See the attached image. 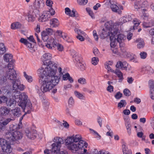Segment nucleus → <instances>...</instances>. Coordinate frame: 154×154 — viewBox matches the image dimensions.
Segmentation results:
<instances>
[{
    "mask_svg": "<svg viewBox=\"0 0 154 154\" xmlns=\"http://www.w3.org/2000/svg\"><path fill=\"white\" fill-rule=\"evenodd\" d=\"M13 67L12 69L7 68L6 69V76L3 77L2 79L5 82L7 79H8L11 81L12 84V88L11 91V93L12 96L15 95L17 93H20V91H23L25 88V86L23 84L20 83V80L17 78V74L16 71L13 69Z\"/></svg>",
    "mask_w": 154,
    "mask_h": 154,
    "instance_id": "nucleus-1",
    "label": "nucleus"
},
{
    "mask_svg": "<svg viewBox=\"0 0 154 154\" xmlns=\"http://www.w3.org/2000/svg\"><path fill=\"white\" fill-rule=\"evenodd\" d=\"M15 99V101L17 102L19 106H20L27 113H30L31 110L33 109L32 104L28 98V96L25 92L19 93H17L15 95L12 96Z\"/></svg>",
    "mask_w": 154,
    "mask_h": 154,
    "instance_id": "nucleus-2",
    "label": "nucleus"
},
{
    "mask_svg": "<svg viewBox=\"0 0 154 154\" xmlns=\"http://www.w3.org/2000/svg\"><path fill=\"white\" fill-rule=\"evenodd\" d=\"M52 79V77H48L45 75L39 78V82L41 85V90L43 93L50 91L59 82L58 77H55V80Z\"/></svg>",
    "mask_w": 154,
    "mask_h": 154,
    "instance_id": "nucleus-3",
    "label": "nucleus"
},
{
    "mask_svg": "<svg viewBox=\"0 0 154 154\" xmlns=\"http://www.w3.org/2000/svg\"><path fill=\"white\" fill-rule=\"evenodd\" d=\"M57 68V64L52 61H49L45 69L44 72L45 75L51 78L53 77L52 79L54 80H55V77H57L59 78L60 81V77L55 75Z\"/></svg>",
    "mask_w": 154,
    "mask_h": 154,
    "instance_id": "nucleus-4",
    "label": "nucleus"
},
{
    "mask_svg": "<svg viewBox=\"0 0 154 154\" xmlns=\"http://www.w3.org/2000/svg\"><path fill=\"white\" fill-rule=\"evenodd\" d=\"M81 139L79 140H76L75 141L67 148L71 151L72 152H75L80 149H82V148L84 146H85V147L87 146L88 144L85 141Z\"/></svg>",
    "mask_w": 154,
    "mask_h": 154,
    "instance_id": "nucleus-5",
    "label": "nucleus"
},
{
    "mask_svg": "<svg viewBox=\"0 0 154 154\" xmlns=\"http://www.w3.org/2000/svg\"><path fill=\"white\" fill-rule=\"evenodd\" d=\"M5 136L9 142L11 143L22 139L23 137V134L20 131H15L6 133Z\"/></svg>",
    "mask_w": 154,
    "mask_h": 154,
    "instance_id": "nucleus-6",
    "label": "nucleus"
},
{
    "mask_svg": "<svg viewBox=\"0 0 154 154\" xmlns=\"http://www.w3.org/2000/svg\"><path fill=\"white\" fill-rule=\"evenodd\" d=\"M4 58L5 61L7 62H9L8 64V66H6L4 69L3 71L4 73L3 77H5L6 76V69L7 68H8V69H9L10 68L12 69L11 68L13 67L12 68L13 69H14L13 64L14 60L12 59L13 56L11 54H5L4 56Z\"/></svg>",
    "mask_w": 154,
    "mask_h": 154,
    "instance_id": "nucleus-7",
    "label": "nucleus"
},
{
    "mask_svg": "<svg viewBox=\"0 0 154 154\" xmlns=\"http://www.w3.org/2000/svg\"><path fill=\"white\" fill-rule=\"evenodd\" d=\"M105 26L106 28L110 32H108L109 34H114V35H116L118 32V26L115 25L111 20L106 22L105 23Z\"/></svg>",
    "mask_w": 154,
    "mask_h": 154,
    "instance_id": "nucleus-8",
    "label": "nucleus"
},
{
    "mask_svg": "<svg viewBox=\"0 0 154 154\" xmlns=\"http://www.w3.org/2000/svg\"><path fill=\"white\" fill-rule=\"evenodd\" d=\"M53 141L55 142L51 145L52 151L55 152L58 151L61 146V144L63 143V140L62 138L56 137L54 138Z\"/></svg>",
    "mask_w": 154,
    "mask_h": 154,
    "instance_id": "nucleus-9",
    "label": "nucleus"
},
{
    "mask_svg": "<svg viewBox=\"0 0 154 154\" xmlns=\"http://www.w3.org/2000/svg\"><path fill=\"white\" fill-rule=\"evenodd\" d=\"M82 139L81 136L79 134L76 135L75 136H73L67 137L65 140V144L66 146L68 148L76 140H79Z\"/></svg>",
    "mask_w": 154,
    "mask_h": 154,
    "instance_id": "nucleus-10",
    "label": "nucleus"
},
{
    "mask_svg": "<svg viewBox=\"0 0 154 154\" xmlns=\"http://www.w3.org/2000/svg\"><path fill=\"white\" fill-rule=\"evenodd\" d=\"M116 35H114V34H109L111 42L110 43L111 49L112 52L115 54H116L118 52L117 49L115 48L117 45V42L116 38L115 37Z\"/></svg>",
    "mask_w": 154,
    "mask_h": 154,
    "instance_id": "nucleus-11",
    "label": "nucleus"
},
{
    "mask_svg": "<svg viewBox=\"0 0 154 154\" xmlns=\"http://www.w3.org/2000/svg\"><path fill=\"white\" fill-rule=\"evenodd\" d=\"M13 119L10 118H7L0 120V132H2L6 130L7 125Z\"/></svg>",
    "mask_w": 154,
    "mask_h": 154,
    "instance_id": "nucleus-12",
    "label": "nucleus"
},
{
    "mask_svg": "<svg viewBox=\"0 0 154 154\" xmlns=\"http://www.w3.org/2000/svg\"><path fill=\"white\" fill-rule=\"evenodd\" d=\"M53 30L50 28H48L41 32V36L42 40L44 42H46L48 40V35H50L52 34Z\"/></svg>",
    "mask_w": 154,
    "mask_h": 154,
    "instance_id": "nucleus-13",
    "label": "nucleus"
},
{
    "mask_svg": "<svg viewBox=\"0 0 154 154\" xmlns=\"http://www.w3.org/2000/svg\"><path fill=\"white\" fill-rule=\"evenodd\" d=\"M25 132L27 137L31 140L34 139L38 135L36 131L34 130L27 128L26 129Z\"/></svg>",
    "mask_w": 154,
    "mask_h": 154,
    "instance_id": "nucleus-14",
    "label": "nucleus"
},
{
    "mask_svg": "<svg viewBox=\"0 0 154 154\" xmlns=\"http://www.w3.org/2000/svg\"><path fill=\"white\" fill-rule=\"evenodd\" d=\"M50 15L48 11H45L42 12L41 15L38 18L40 22H45L49 20L50 18Z\"/></svg>",
    "mask_w": 154,
    "mask_h": 154,
    "instance_id": "nucleus-15",
    "label": "nucleus"
},
{
    "mask_svg": "<svg viewBox=\"0 0 154 154\" xmlns=\"http://www.w3.org/2000/svg\"><path fill=\"white\" fill-rule=\"evenodd\" d=\"M45 5L44 0H35L33 4V6L35 9L39 11V9L43 8Z\"/></svg>",
    "mask_w": 154,
    "mask_h": 154,
    "instance_id": "nucleus-16",
    "label": "nucleus"
},
{
    "mask_svg": "<svg viewBox=\"0 0 154 154\" xmlns=\"http://www.w3.org/2000/svg\"><path fill=\"white\" fill-rule=\"evenodd\" d=\"M128 65V63L125 61L122 62L119 61L117 62L116 66L117 68L127 70Z\"/></svg>",
    "mask_w": 154,
    "mask_h": 154,
    "instance_id": "nucleus-17",
    "label": "nucleus"
},
{
    "mask_svg": "<svg viewBox=\"0 0 154 154\" xmlns=\"http://www.w3.org/2000/svg\"><path fill=\"white\" fill-rule=\"evenodd\" d=\"M47 44L46 45V46L49 49H52L53 48H54L56 45H57V41L53 38H51L49 40L47 41Z\"/></svg>",
    "mask_w": 154,
    "mask_h": 154,
    "instance_id": "nucleus-18",
    "label": "nucleus"
},
{
    "mask_svg": "<svg viewBox=\"0 0 154 154\" xmlns=\"http://www.w3.org/2000/svg\"><path fill=\"white\" fill-rule=\"evenodd\" d=\"M125 38V36L122 34H119L117 36V42L119 43V45L125 46L124 42Z\"/></svg>",
    "mask_w": 154,
    "mask_h": 154,
    "instance_id": "nucleus-19",
    "label": "nucleus"
},
{
    "mask_svg": "<svg viewBox=\"0 0 154 154\" xmlns=\"http://www.w3.org/2000/svg\"><path fill=\"white\" fill-rule=\"evenodd\" d=\"M10 109L6 106H2L0 108V114L2 116H7L9 114Z\"/></svg>",
    "mask_w": 154,
    "mask_h": 154,
    "instance_id": "nucleus-20",
    "label": "nucleus"
},
{
    "mask_svg": "<svg viewBox=\"0 0 154 154\" xmlns=\"http://www.w3.org/2000/svg\"><path fill=\"white\" fill-rule=\"evenodd\" d=\"M11 113L14 116L16 117L20 116L21 115V112L19 108L16 107L11 110Z\"/></svg>",
    "mask_w": 154,
    "mask_h": 154,
    "instance_id": "nucleus-21",
    "label": "nucleus"
},
{
    "mask_svg": "<svg viewBox=\"0 0 154 154\" xmlns=\"http://www.w3.org/2000/svg\"><path fill=\"white\" fill-rule=\"evenodd\" d=\"M51 58V55L49 53H45L43 55L42 57L43 60L44 61V63L46 65H47L49 61L47 62V61L50 60Z\"/></svg>",
    "mask_w": 154,
    "mask_h": 154,
    "instance_id": "nucleus-22",
    "label": "nucleus"
},
{
    "mask_svg": "<svg viewBox=\"0 0 154 154\" xmlns=\"http://www.w3.org/2000/svg\"><path fill=\"white\" fill-rule=\"evenodd\" d=\"M2 149L7 153H10L11 151V145L8 143L2 147Z\"/></svg>",
    "mask_w": 154,
    "mask_h": 154,
    "instance_id": "nucleus-23",
    "label": "nucleus"
},
{
    "mask_svg": "<svg viewBox=\"0 0 154 154\" xmlns=\"http://www.w3.org/2000/svg\"><path fill=\"white\" fill-rule=\"evenodd\" d=\"M34 11L30 10L27 13V17L28 19V21L29 22H33L35 20V17H34Z\"/></svg>",
    "mask_w": 154,
    "mask_h": 154,
    "instance_id": "nucleus-24",
    "label": "nucleus"
},
{
    "mask_svg": "<svg viewBox=\"0 0 154 154\" xmlns=\"http://www.w3.org/2000/svg\"><path fill=\"white\" fill-rule=\"evenodd\" d=\"M51 26L53 27H56L58 26L59 22L57 19L53 18L51 19L50 21Z\"/></svg>",
    "mask_w": 154,
    "mask_h": 154,
    "instance_id": "nucleus-25",
    "label": "nucleus"
},
{
    "mask_svg": "<svg viewBox=\"0 0 154 154\" xmlns=\"http://www.w3.org/2000/svg\"><path fill=\"white\" fill-rule=\"evenodd\" d=\"M134 16V15L132 14H128L127 15H126V16L123 17L122 19V23H120V24H122L123 23H124L127 22L131 20L132 19Z\"/></svg>",
    "mask_w": 154,
    "mask_h": 154,
    "instance_id": "nucleus-26",
    "label": "nucleus"
},
{
    "mask_svg": "<svg viewBox=\"0 0 154 154\" xmlns=\"http://www.w3.org/2000/svg\"><path fill=\"white\" fill-rule=\"evenodd\" d=\"M62 79L64 81L68 80L70 83H73L74 82L73 79L68 73H67L65 74H63Z\"/></svg>",
    "mask_w": 154,
    "mask_h": 154,
    "instance_id": "nucleus-27",
    "label": "nucleus"
},
{
    "mask_svg": "<svg viewBox=\"0 0 154 154\" xmlns=\"http://www.w3.org/2000/svg\"><path fill=\"white\" fill-rule=\"evenodd\" d=\"M65 13L69 16L71 17H75V12L76 11L75 10L73 9L71 11L69 8H66L65 9Z\"/></svg>",
    "mask_w": 154,
    "mask_h": 154,
    "instance_id": "nucleus-28",
    "label": "nucleus"
},
{
    "mask_svg": "<svg viewBox=\"0 0 154 154\" xmlns=\"http://www.w3.org/2000/svg\"><path fill=\"white\" fill-rule=\"evenodd\" d=\"M112 72L116 74L119 78V82H121L124 78L123 74L119 69H116L115 71H113Z\"/></svg>",
    "mask_w": 154,
    "mask_h": 154,
    "instance_id": "nucleus-29",
    "label": "nucleus"
},
{
    "mask_svg": "<svg viewBox=\"0 0 154 154\" xmlns=\"http://www.w3.org/2000/svg\"><path fill=\"white\" fill-rule=\"evenodd\" d=\"M122 149L123 154H128L132 152L131 150L128 149L126 143H123L122 145Z\"/></svg>",
    "mask_w": 154,
    "mask_h": 154,
    "instance_id": "nucleus-30",
    "label": "nucleus"
},
{
    "mask_svg": "<svg viewBox=\"0 0 154 154\" xmlns=\"http://www.w3.org/2000/svg\"><path fill=\"white\" fill-rule=\"evenodd\" d=\"M135 42H138L137 47L139 49L143 48L144 46L145 43L143 40L141 38H138L135 41Z\"/></svg>",
    "mask_w": 154,
    "mask_h": 154,
    "instance_id": "nucleus-31",
    "label": "nucleus"
},
{
    "mask_svg": "<svg viewBox=\"0 0 154 154\" xmlns=\"http://www.w3.org/2000/svg\"><path fill=\"white\" fill-rule=\"evenodd\" d=\"M143 70L146 73L150 75L154 72L153 70L149 66H147L143 68Z\"/></svg>",
    "mask_w": 154,
    "mask_h": 154,
    "instance_id": "nucleus-32",
    "label": "nucleus"
},
{
    "mask_svg": "<svg viewBox=\"0 0 154 154\" xmlns=\"http://www.w3.org/2000/svg\"><path fill=\"white\" fill-rule=\"evenodd\" d=\"M22 26V25L19 22H16L12 23L11 25V28L12 29H16L20 28Z\"/></svg>",
    "mask_w": 154,
    "mask_h": 154,
    "instance_id": "nucleus-33",
    "label": "nucleus"
},
{
    "mask_svg": "<svg viewBox=\"0 0 154 154\" xmlns=\"http://www.w3.org/2000/svg\"><path fill=\"white\" fill-rule=\"evenodd\" d=\"M132 23L134 25L133 26L132 28V27H131L130 29V31H131L135 29V27L136 28L140 24L139 22L137 19L134 20Z\"/></svg>",
    "mask_w": 154,
    "mask_h": 154,
    "instance_id": "nucleus-34",
    "label": "nucleus"
},
{
    "mask_svg": "<svg viewBox=\"0 0 154 154\" xmlns=\"http://www.w3.org/2000/svg\"><path fill=\"white\" fill-rule=\"evenodd\" d=\"M6 105L9 107L11 106H14L15 104L14 100L13 99H7L6 102Z\"/></svg>",
    "mask_w": 154,
    "mask_h": 154,
    "instance_id": "nucleus-35",
    "label": "nucleus"
},
{
    "mask_svg": "<svg viewBox=\"0 0 154 154\" xmlns=\"http://www.w3.org/2000/svg\"><path fill=\"white\" fill-rule=\"evenodd\" d=\"M108 32H107V31H106L105 29H103L100 35V37L102 39L105 38L109 35V33H108Z\"/></svg>",
    "mask_w": 154,
    "mask_h": 154,
    "instance_id": "nucleus-36",
    "label": "nucleus"
},
{
    "mask_svg": "<svg viewBox=\"0 0 154 154\" xmlns=\"http://www.w3.org/2000/svg\"><path fill=\"white\" fill-rule=\"evenodd\" d=\"M127 104V103L125 100H121L118 103L117 107L119 109H121L122 107H125Z\"/></svg>",
    "mask_w": 154,
    "mask_h": 154,
    "instance_id": "nucleus-37",
    "label": "nucleus"
},
{
    "mask_svg": "<svg viewBox=\"0 0 154 154\" xmlns=\"http://www.w3.org/2000/svg\"><path fill=\"white\" fill-rule=\"evenodd\" d=\"M6 51V48L4 44L2 43H0V54H3Z\"/></svg>",
    "mask_w": 154,
    "mask_h": 154,
    "instance_id": "nucleus-38",
    "label": "nucleus"
},
{
    "mask_svg": "<svg viewBox=\"0 0 154 154\" xmlns=\"http://www.w3.org/2000/svg\"><path fill=\"white\" fill-rule=\"evenodd\" d=\"M24 76L26 79L29 82H31L33 80V79L31 76L28 75L25 72H23Z\"/></svg>",
    "mask_w": 154,
    "mask_h": 154,
    "instance_id": "nucleus-39",
    "label": "nucleus"
},
{
    "mask_svg": "<svg viewBox=\"0 0 154 154\" xmlns=\"http://www.w3.org/2000/svg\"><path fill=\"white\" fill-rule=\"evenodd\" d=\"M149 85L150 87L151 92L154 91V81L152 80H150L149 81Z\"/></svg>",
    "mask_w": 154,
    "mask_h": 154,
    "instance_id": "nucleus-40",
    "label": "nucleus"
},
{
    "mask_svg": "<svg viewBox=\"0 0 154 154\" xmlns=\"http://www.w3.org/2000/svg\"><path fill=\"white\" fill-rule=\"evenodd\" d=\"M78 66L79 69L82 71L85 69V65L82 62H79L78 63Z\"/></svg>",
    "mask_w": 154,
    "mask_h": 154,
    "instance_id": "nucleus-41",
    "label": "nucleus"
},
{
    "mask_svg": "<svg viewBox=\"0 0 154 154\" xmlns=\"http://www.w3.org/2000/svg\"><path fill=\"white\" fill-rule=\"evenodd\" d=\"M110 8L112 11L114 12H118V11L119 10V7L115 4H111Z\"/></svg>",
    "mask_w": 154,
    "mask_h": 154,
    "instance_id": "nucleus-42",
    "label": "nucleus"
},
{
    "mask_svg": "<svg viewBox=\"0 0 154 154\" xmlns=\"http://www.w3.org/2000/svg\"><path fill=\"white\" fill-rule=\"evenodd\" d=\"M45 69H44V68L42 67H41L38 69L37 70L38 73L39 75H40L39 76V78L41 76H44V72Z\"/></svg>",
    "mask_w": 154,
    "mask_h": 154,
    "instance_id": "nucleus-43",
    "label": "nucleus"
},
{
    "mask_svg": "<svg viewBox=\"0 0 154 154\" xmlns=\"http://www.w3.org/2000/svg\"><path fill=\"white\" fill-rule=\"evenodd\" d=\"M75 32L78 34V35H85V33L83 31H82L81 30L77 28H75L74 29Z\"/></svg>",
    "mask_w": 154,
    "mask_h": 154,
    "instance_id": "nucleus-44",
    "label": "nucleus"
},
{
    "mask_svg": "<svg viewBox=\"0 0 154 154\" xmlns=\"http://www.w3.org/2000/svg\"><path fill=\"white\" fill-rule=\"evenodd\" d=\"M74 94L77 97L80 99H84L85 98V97L82 94L80 93L77 91H75L74 92Z\"/></svg>",
    "mask_w": 154,
    "mask_h": 154,
    "instance_id": "nucleus-45",
    "label": "nucleus"
},
{
    "mask_svg": "<svg viewBox=\"0 0 154 154\" xmlns=\"http://www.w3.org/2000/svg\"><path fill=\"white\" fill-rule=\"evenodd\" d=\"M99 61L98 58L96 57H93L91 59V63L94 65H96Z\"/></svg>",
    "mask_w": 154,
    "mask_h": 154,
    "instance_id": "nucleus-46",
    "label": "nucleus"
},
{
    "mask_svg": "<svg viewBox=\"0 0 154 154\" xmlns=\"http://www.w3.org/2000/svg\"><path fill=\"white\" fill-rule=\"evenodd\" d=\"M62 37L67 42L69 43H73V41L71 39H70L65 34L63 35H62Z\"/></svg>",
    "mask_w": 154,
    "mask_h": 154,
    "instance_id": "nucleus-47",
    "label": "nucleus"
},
{
    "mask_svg": "<svg viewBox=\"0 0 154 154\" xmlns=\"http://www.w3.org/2000/svg\"><path fill=\"white\" fill-rule=\"evenodd\" d=\"M7 99V97L5 96H0V104H2V103H6Z\"/></svg>",
    "mask_w": 154,
    "mask_h": 154,
    "instance_id": "nucleus-48",
    "label": "nucleus"
},
{
    "mask_svg": "<svg viewBox=\"0 0 154 154\" xmlns=\"http://www.w3.org/2000/svg\"><path fill=\"white\" fill-rule=\"evenodd\" d=\"M78 82L80 84L85 85L87 83L86 80L84 78H80L78 80Z\"/></svg>",
    "mask_w": 154,
    "mask_h": 154,
    "instance_id": "nucleus-49",
    "label": "nucleus"
},
{
    "mask_svg": "<svg viewBox=\"0 0 154 154\" xmlns=\"http://www.w3.org/2000/svg\"><path fill=\"white\" fill-rule=\"evenodd\" d=\"M77 2L79 5H83L87 4L88 0H77Z\"/></svg>",
    "mask_w": 154,
    "mask_h": 154,
    "instance_id": "nucleus-50",
    "label": "nucleus"
},
{
    "mask_svg": "<svg viewBox=\"0 0 154 154\" xmlns=\"http://www.w3.org/2000/svg\"><path fill=\"white\" fill-rule=\"evenodd\" d=\"M86 10L91 17L92 18H94V15L91 10L89 8H86Z\"/></svg>",
    "mask_w": 154,
    "mask_h": 154,
    "instance_id": "nucleus-51",
    "label": "nucleus"
},
{
    "mask_svg": "<svg viewBox=\"0 0 154 154\" xmlns=\"http://www.w3.org/2000/svg\"><path fill=\"white\" fill-rule=\"evenodd\" d=\"M8 143L5 139L2 138H0V146L2 147Z\"/></svg>",
    "mask_w": 154,
    "mask_h": 154,
    "instance_id": "nucleus-52",
    "label": "nucleus"
},
{
    "mask_svg": "<svg viewBox=\"0 0 154 154\" xmlns=\"http://www.w3.org/2000/svg\"><path fill=\"white\" fill-rule=\"evenodd\" d=\"M125 125L126 129L131 128L130 122L128 119H127L125 120Z\"/></svg>",
    "mask_w": 154,
    "mask_h": 154,
    "instance_id": "nucleus-53",
    "label": "nucleus"
},
{
    "mask_svg": "<svg viewBox=\"0 0 154 154\" xmlns=\"http://www.w3.org/2000/svg\"><path fill=\"white\" fill-rule=\"evenodd\" d=\"M140 58L142 59H145L147 55V53L144 51L141 52L140 54Z\"/></svg>",
    "mask_w": 154,
    "mask_h": 154,
    "instance_id": "nucleus-54",
    "label": "nucleus"
},
{
    "mask_svg": "<svg viewBox=\"0 0 154 154\" xmlns=\"http://www.w3.org/2000/svg\"><path fill=\"white\" fill-rule=\"evenodd\" d=\"M123 93L125 96H130L131 94L130 91L127 88L124 89L123 90Z\"/></svg>",
    "mask_w": 154,
    "mask_h": 154,
    "instance_id": "nucleus-55",
    "label": "nucleus"
},
{
    "mask_svg": "<svg viewBox=\"0 0 154 154\" xmlns=\"http://www.w3.org/2000/svg\"><path fill=\"white\" fill-rule=\"evenodd\" d=\"M54 48H56L59 51H62L63 49V46L60 44L58 43H57V45H56Z\"/></svg>",
    "mask_w": 154,
    "mask_h": 154,
    "instance_id": "nucleus-56",
    "label": "nucleus"
},
{
    "mask_svg": "<svg viewBox=\"0 0 154 154\" xmlns=\"http://www.w3.org/2000/svg\"><path fill=\"white\" fill-rule=\"evenodd\" d=\"M122 94L120 92H118L115 95V97L116 99H120L122 96Z\"/></svg>",
    "mask_w": 154,
    "mask_h": 154,
    "instance_id": "nucleus-57",
    "label": "nucleus"
},
{
    "mask_svg": "<svg viewBox=\"0 0 154 154\" xmlns=\"http://www.w3.org/2000/svg\"><path fill=\"white\" fill-rule=\"evenodd\" d=\"M84 36L83 35H80L77 36L76 37L80 41L82 42L84 41L85 39V38L83 37V36Z\"/></svg>",
    "mask_w": 154,
    "mask_h": 154,
    "instance_id": "nucleus-58",
    "label": "nucleus"
},
{
    "mask_svg": "<svg viewBox=\"0 0 154 154\" xmlns=\"http://www.w3.org/2000/svg\"><path fill=\"white\" fill-rule=\"evenodd\" d=\"M49 11V13H50V16L51 15L52 16L55 14V11L52 7H50V8H49V11Z\"/></svg>",
    "mask_w": 154,
    "mask_h": 154,
    "instance_id": "nucleus-59",
    "label": "nucleus"
},
{
    "mask_svg": "<svg viewBox=\"0 0 154 154\" xmlns=\"http://www.w3.org/2000/svg\"><path fill=\"white\" fill-rule=\"evenodd\" d=\"M68 103L69 105H70L72 106L74 104V100L73 99L72 97H70L69 99Z\"/></svg>",
    "mask_w": 154,
    "mask_h": 154,
    "instance_id": "nucleus-60",
    "label": "nucleus"
},
{
    "mask_svg": "<svg viewBox=\"0 0 154 154\" xmlns=\"http://www.w3.org/2000/svg\"><path fill=\"white\" fill-rule=\"evenodd\" d=\"M97 122L100 127H101L102 125V119L100 117H98L97 119Z\"/></svg>",
    "mask_w": 154,
    "mask_h": 154,
    "instance_id": "nucleus-61",
    "label": "nucleus"
},
{
    "mask_svg": "<svg viewBox=\"0 0 154 154\" xmlns=\"http://www.w3.org/2000/svg\"><path fill=\"white\" fill-rule=\"evenodd\" d=\"M46 5L49 6V8L51 7L53 2L52 1L50 0H47L46 1Z\"/></svg>",
    "mask_w": 154,
    "mask_h": 154,
    "instance_id": "nucleus-62",
    "label": "nucleus"
},
{
    "mask_svg": "<svg viewBox=\"0 0 154 154\" xmlns=\"http://www.w3.org/2000/svg\"><path fill=\"white\" fill-rule=\"evenodd\" d=\"M19 42L25 45L28 41L26 39L23 38H21L19 40Z\"/></svg>",
    "mask_w": 154,
    "mask_h": 154,
    "instance_id": "nucleus-63",
    "label": "nucleus"
},
{
    "mask_svg": "<svg viewBox=\"0 0 154 154\" xmlns=\"http://www.w3.org/2000/svg\"><path fill=\"white\" fill-rule=\"evenodd\" d=\"M113 87L111 85H109L108 86L107 88V90L110 92H112L113 91Z\"/></svg>",
    "mask_w": 154,
    "mask_h": 154,
    "instance_id": "nucleus-64",
    "label": "nucleus"
}]
</instances>
